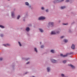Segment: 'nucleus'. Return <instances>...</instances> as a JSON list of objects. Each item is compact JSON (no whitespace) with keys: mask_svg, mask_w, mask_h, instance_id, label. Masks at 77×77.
Wrapping results in <instances>:
<instances>
[{"mask_svg":"<svg viewBox=\"0 0 77 77\" xmlns=\"http://www.w3.org/2000/svg\"><path fill=\"white\" fill-rule=\"evenodd\" d=\"M25 5L26 6H29V4L27 2H25Z\"/></svg>","mask_w":77,"mask_h":77,"instance_id":"obj_11","label":"nucleus"},{"mask_svg":"<svg viewBox=\"0 0 77 77\" xmlns=\"http://www.w3.org/2000/svg\"><path fill=\"white\" fill-rule=\"evenodd\" d=\"M8 1H10V0H8Z\"/></svg>","mask_w":77,"mask_h":77,"instance_id":"obj_42","label":"nucleus"},{"mask_svg":"<svg viewBox=\"0 0 77 77\" xmlns=\"http://www.w3.org/2000/svg\"><path fill=\"white\" fill-rule=\"evenodd\" d=\"M40 44H41V42H40Z\"/></svg>","mask_w":77,"mask_h":77,"instance_id":"obj_39","label":"nucleus"},{"mask_svg":"<svg viewBox=\"0 0 77 77\" xmlns=\"http://www.w3.org/2000/svg\"><path fill=\"white\" fill-rule=\"evenodd\" d=\"M28 73V72H26L25 73V74H27Z\"/></svg>","mask_w":77,"mask_h":77,"instance_id":"obj_36","label":"nucleus"},{"mask_svg":"<svg viewBox=\"0 0 77 77\" xmlns=\"http://www.w3.org/2000/svg\"><path fill=\"white\" fill-rule=\"evenodd\" d=\"M51 62L53 63H57V61L54 59H52L51 60Z\"/></svg>","mask_w":77,"mask_h":77,"instance_id":"obj_5","label":"nucleus"},{"mask_svg":"<svg viewBox=\"0 0 77 77\" xmlns=\"http://www.w3.org/2000/svg\"><path fill=\"white\" fill-rule=\"evenodd\" d=\"M46 11L47 12H48V9L46 10Z\"/></svg>","mask_w":77,"mask_h":77,"instance_id":"obj_30","label":"nucleus"},{"mask_svg":"<svg viewBox=\"0 0 77 77\" xmlns=\"http://www.w3.org/2000/svg\"><path fill=\"white\" fill-rule=\"evenodd\" d=\"M68 40L65 39L63 40V42H68Z\"/></svg>","mask_w":77,"mask_h":77,"instance_id":"obj_13","label":"nucleus"},{"mask_svg":"<svg viewBox=\"0 0 77 77\" xmlns=\"http://www.w3.org/2000/svg\"><path fill=\"white\" fill-rule=\"evenodd\" d=\"M45 19V17H40L38 18V20H44Z\"/></svg>","mask_w":77,"mask_h":77,"instance_id":"obj_2","label":"nucleus"},{"mask_svg":"<svg viewBox=\"0 0 77 77\" xmlns=\"http://www.w3.org/2000/svg\"><path fill=\"white\" fill-rule=\"evenodd\" d=\"M39 30L40 32H42V33L44 32V30H43L41 28H39Z\"/></svg>","mask_w":77,"mask_h":77,"instance_id":"obj_10","label":"nucleus"},{"mask_svg":"<svg viewBox=\"0 0 77 77\" xmlns=\"http://www.w3.org/2000/svg\"><path fill=\"white\" fill-rule=\"evenodd\" d=\"M20 18V15H19V16H18L17 17V20L19 19V18Z\"/></svg>","mask_w":77,"mask_h":77,"instance_id":"obj_22","label":"nucleus"},{"mask_svg":"<svg viewBox=\"0 0 77 77\" xmlns=\"http://www.w3.org/2000/svg\"><path fill=\"white\" fill-rule=\"evenodd\" d=\"M51 52L53 53H54V50H51Z\"/></svg>","mask_w":77,"mask_h":77,"instance_id":"obj_23","label":"nucleus"},{"mask_svg":"<svg viewBox=\"0 0 77 77\" xmlns=\"http://www.w3.org/2000/svg\"><path fill=\"white\" fill-rule=\"evenodd\" d=\"M63 63H66V60H64L63 61Z\"/></svg>","mask_w":77,"mask_h":77,"instance_id":"obj_20","label":"nucleus"},{"mask_svg":"<svg viewBox=\"0 0 77 77\" xmlns=\"http://www.w3.org/2000/svg\"><path fill=\"white\" fill-rule=\"evenodd\" d=\"M69 32H71V30H69Z\"/></svg>","mask_w":77,"mask_h":77,"instance_id":"obj_37","label":"nucleus"},{"mask_svg":"<svg viewBox=\"0 0 77 77\" xmlns=\"http://www.w3.org/2000/svg\"><path fill=\"white\" fill-rule=\"evenodd\" d=\"M3 45H4L5 47H7V46H10V44H3Z\"/></svg>","mask_w":77,"mask_h":77,"instance_id":"obj_9","label":"nucleus"},{"mask_svg":"<svg viewBox=\"0 0 77 77\" xmlns=\"http://www.w3.org/2000/svg\"><path fill=\"white\" fill-rule=\"evenodd\" d=\"M63 25H68V23H63Z\"/></svg>","mask_w":77,"mask_h":77,"instance_id":"obj_25","label":"nucleus"},{"mask_svg":"<svg viewBox=\"0 0 77 77\" xmlns=\"http://www.w3.org/2000/svg\"><path fill=\"white\" fill-rule=\"evenodd\" d=\"M29 58H28L26 59V60H29Z\"/></svg>","mask_w":77,"mask_h":77,"instance_id":"obj_33","label":"nucleus"},{"mask_svg":"<svg viewBox=\"0 0 77 77\" xmlns=\"http://www.w3.org/2000/svg\"><path fill=\"white\" fill-rule=\"evenodd\" d=\"M41 48H44V45H42L41 46Z\"/></svg>","mask_w":77,"mask_h":77,"instance_id":"obj_27","label":"nucleus"},{"mask_svg":"<svg viewBox=\"0 0 77 77\" xmlns=\"http://www.w3.org/2000/svg\"><path fill=\"white\" fill-rule=\"evenodd\" d=\"M61 75L62 77H64V76H65V75L63 74H61Z\"/></svg>","mask_w":77,"mask_h":77,"instance_id":"obj_24","label":"nucleus"},{"mask_svg":"<svg viewBox=\"0 0 77 77\" xmlns=\"http://www.w3.org/2000/svg\"><path fill=\"white\" fill-rule=\"evenodd\" d=\"M0 27H1V28H2V29H4V28H5L4 26L2 25H0Z\"/></svg>","mask_w":77,"mask_h":77,"instance_id":"obj_17","label":"nucleus"},{"mask_svg":"<svg viewBox=\"0 0 77 77\" xmlns=\"http://www.w3.org/2000/svg\"><path fill=\"white\" fill-rule=\"evenodd\" d=\"M48 26H54V23L53 22H49L48 23Z\"/></svg>","mask_w":77,"mask_h":77,"instance_id":"obj_4","label":"nucleus"},{"mask_svg":"<svg viewBox=\"0 0 77 77\" xmlns=\"http://www.w3.org/2000/svg\"><path fill=\"white\" fill-rule=\"evenodd\" d=\"M66 7L65 6H63V7H61V9H65Z\"/></svg>","mask_w":77,"mask_h":77,"instance_id":"obj_19","label":"nucleus"},{"mask_svg":"<svg viewBox=\"0 0 77 77\" xmlns=\"http://www.w3.org/2000/svg\"><path fill=\"white\" fill-rule=\"evenodd\" d=\"M12 16L13 17H14V12H12Z\"/></svg>","mask_w":77,"mask_h":77,"instance_id":"obj_15","label":"nucleus"},{"mask_svg":"<svg viewBox=\"0 0 77 77\" xmlns=\"http://www.w3.org/2000/svg\"><path fill=\"white\" fill-rule=\"evenodd\" d=\"M30 62H28L27 63H26V64H29V63Z\"/></svg>","mask_w":77,"mask_h":77,"instance_id":"obj_35","label":"nucleus"},{"mask_svg":"<svg viewBox=\"0 0 77 77\" xmlns=\"http://www.w3.org/2000/svg\"><path fill=\"white\" fill-rule=\"evenodd\" d=\"M23 21H25V20H23Z\"/></svg>","mask_w":77,"mask_h":77,"instance_id":"obj_41","label":"nucleus"},{"mask_svg":"<svg viewBox=\"0 0 77 77\" xmlns=\"http://www.w3.org/2000/svg\"><path fill=\"white\" fill-rule=\"evenodd\" d=\"M47 69L48 70V72H50V67H48Z\"/></svg>","mask_w":77,"mask_h":77,"instance_id":"obj_14","label":"nucleus"},{"mask_svg":"<svg viewBox=\"0 0 77 77\" xmlns=\"http://www.w3.org/2000/svg\"><path fill=\"white\" fill-rule=\"evenodd\" d=\"M73 52H70L69 53L67 54H66L65 55H63L62 54H60V55L61 56H62V57H67V56H68V55H69V54H73Z\"/></svg>","mask_w":77,"mask_h":77,"instance_id":"obj_1","label":"nucleus"},{"mask_svg":"<svg viewBox=\"0 0 77 77\" xmlns=\"http://www.w3.org/2000/svg\"><path fill=\"white\" fill-rule=\"evenodd\" d=\"M60 21H59V23H60Z\"/></svg>","mask_w":77,"mask_h":77,"instance_id":"obj_38","label":"nucleus"},{"mask_svg":"<svg viewBox=\"0 0 77 77\" xmlns=\"http://www.w3.org/2000/svg\"><path fill=\"white\" fill-rule=\"evenodd\" d=\"M42 10H44V8L43 7H42Z\"/></svg>","mask_w":77,"mask_h":77,"instance_id":"obj_29","label":"nucleus"},{"mask_svg":"<svg viewBox=\"0 0 77 77\" xmlns=\"http://www.w3.org/2000/svg\"><path fill=\"white\" fill-rule=\"evenodd\" d=\"M51 35H56V33L54 31H52Z\"/></svg>","mask_w":77,"mask_h":77,"instance_id":"obj_8","label":"nucleus"},{"mask_svg":"<svg viewBox=\"0 0 77 77\" xmlns=\"http://www.w3.org/2000/svg\"><path fill=\"white\" fill-rule=\"evenodd\" d=\"M70 66L72 68H73V69L75 68L74 66H73L72 65L70 64Z\"/></svg>","mask_w":77,"mask_h":77,"instance_id":"obj_12","label":"nucleus"},{"mask_svg":"<svg viewBox=\"0 0 77 77\" xmlns=\"http://www.w3.org/2000/svg\"><path fill=\"white\" fill-rule=\"evenodd\" d=\"M34 50L35 51H36V53H38V51H37V49L36 48H34Z\"/></svg>","mask_w":77,"mask_h":77,"instance_id":"obj_16","label":"nucleus"},{"mask_svg":"<svg viewBox=\"0 0 77 77\" xmlns=\"http://www.w3.org/2000/svg\"><path fill=\"white\" fill-rule=\"evenodd\" d=\"M18 43L19 44L20 46V47H21V46H22V45H21V44L20 42H18Z\"/></svg>","mask_w":77,"mask_h":77,"instance_id":"obj_21","label":"nucleus"},{"mask_svg":"<svg viewBox=\"0 0 77 77\" xmlns=\"http://www.w3.org/2000/svg\"><path fill=\"white\" fill-rule=\"evenodd\" d=\"M60 1H61V2H63V1H64V0H60Z\"/></svg>","mask_w":77,"mask_h":77,"instance_id":"obj_34","label":"nucleus"},{"mask_svg":"<svg viewBox=\"0 0 77 77\" xmlns=\"http://www.w3.org/2000/svg\"><path fill=\"white\" fill-rule=\"evenodd\" d=\"M3 60V58H0V60Z\"/></svg>","mask_w":77,"mask_h":77,"instance_id":"obj_28","label":"nucleus"},{"mask_svg":"<svg viewBox=\"0 0 77 77\" xmlns=\"http://www.w3.org/2000/svg\"><path fill=\"white\" fill-rule=\"evenodd\" d=\"M69 2V0H66V2Z\"/></svg>","mask_w":77,"mask_h":77,"instance_id":"obj_32","label":"nucleus"},{"mask_svg":"<svg viewBox=\"0 0 77 77\" xmlns=\"http://www.w3.org/2000/svg\"><path fill=\"white\" fill-rule=\"evenodd\" d=\"M1 37H3V34H1Z\"/></svg>","mask_w":77,"mask_h":77,"instance_id":"obj_31","label":"nucleus"},{"mask_svg":"<svg viewBox=\"0 0 77 77\" xmlns=\"http://www.w3.org/2000/svg\"><path fill=\"white\" fill-rule=\"evenodd\" d=\"M71 48L73 49V50H74V49H75V45L74 44H72L71 47Z\"/></svg>","mask_w":77,"mask_h":77,"instance_id":"obj_7","label":"nucleus"},{"mask_svg":"<svg viewBox=\"0 0 77 77\" xmlns=\"http://www.w3.org/2000/svg\"><path fill=\"white\" fill-rule=\"evenodd\" d=\"M32 77H35L34 76H32Z\"/></svg>","mask_w":77,"mask_h":77,"instance_id":"obj_40","label":"nucleus"},{"mask_svg":"<svg viewBox=\"0 0 77 77\" xmlns=\"http://www.w3.org/2000/svg\"><path fill=\"white\" fill-rule=\"evenodd\" d=\"M59 2H61L60 0H55L54 2V3H57Z\"/></svg>","mask_w":77,"mask_h":77,"instance_id":"obj_3","label":"nucleus"},{"mask_svg":"<svg viewBox=\"0 0 77 77\" xmlns=\"http://www.w3.org/2000/svg\"><path fill=\"white\" fill-rule=\"evenodd\" d=\"M64 37H65V36H63L61 37V39H62V38H64Z\"/></svg>","mask_w":77,"mask_h":77,"instance_id":"obj_26","label":"nucleus"},{"mask_svg":"<svg viewBox=\"0 0 77 77\" xmlns=\"http://www.w3.org/2000/svg\"><path fill=\"white\" fill-rule=\"evenodd\" d=\"M26 30L27 32H29L30 31V28L29 27H27L26 28Z\"/></svg>","mask_w":77,"mask_h":77,"instance_id":"obj_6","label":"nucleus"},{"mask_svg":"<svg viewBox=\"0 0 77 77\" xmlns=\"http://www.w3.org/2000/svg\"><path fill=\"white\" fill-rule=\"evenodd\" d=\"M60 32L59 31H56V32H55L56 34H59V33Z\"/></svg>","mask_w":77,"mask_h":77,"instance_id":"obj_18","label":"nucleus"}]
</instances>
